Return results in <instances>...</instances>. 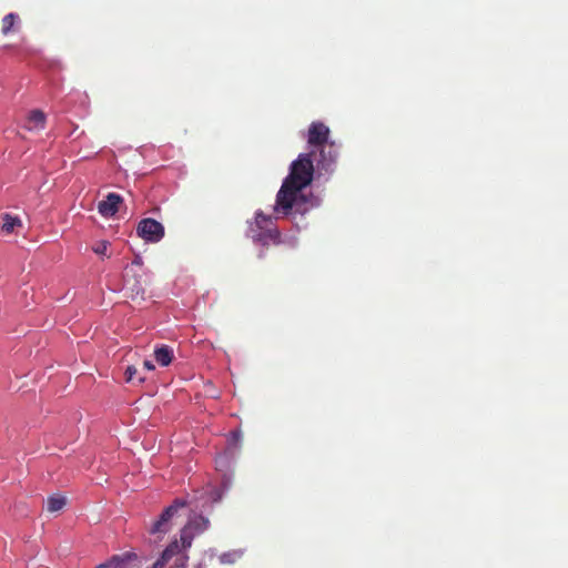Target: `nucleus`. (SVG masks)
<instances>
[{
    "label": "nucleus",
    "mask_w": 568,
    "mask_h": 568,
    "mask_svg": "<svg viewBox=\"0 0 568 568\" xmlns=\"http://www.w3.org/2000/svg\"><path fill=\"white\" fill-rule=\"evenodd\" d=\"M329 128L323 122H312L307 131L310 150L316 151V166L325 172L332 171L338 158V151L333 142H328Z\"/></svg>",
    "instance_id": "3"
},
{
    "label": "nucleus",
    "mask_w": 568,
    "mask_h": 568,
    "mask_svg": "<svg viewBox=\"0 0 568 568\" xmlns=\"http://www.w3.org/2000/svg\"><path fill=\"white\" fill-rule=\"evenodd\" d=\"M316 151L310 150L301 153L292 162L290 173L284 179L281 189L276 194L274 211L284 216L291 214L304 215L315 205L313 194H305L303 190L308 186L314 176V163H316Z\"/></svg>",
    "instance_id": "1"
},
{
    "label": "nucleus",
    "mask_w": 568,
    "mask_h": 568,
    "mask_svg": "<svg viewBox=\"0 0 568 568\" xmlns=\"http://www.w3.org/2000/svg\"><path fill=\"white\" fill-rule=\"evenodd\" d=\"M123 202L121 195L116 193H109L104 200L99 202L98 211L103 217L114 216L118 211L120 204Z\"/></svg>",
    "instance_id": "7"
},
{
    "label": "nucleus",
    "mask_w": 568,
    "mask_h": 568,
    "mask_svg": "<svg viewBox=\"0 0 568 568\" xmlns=\"http://www.w3.org/2000/svg\"><path fill=\"white\" fill-rule=\"evenodd\" d=\"M135 377H138L139 383H142L145 379V376H141L139 374V371L134 366H132V365L128 366L125 369L126 382H133Z\"/></svg>",
    "instance_id": "14"
},
{
    "label": "nucleus",
    "mask_w": 568,
    "mask_h": 568,
    "mask_svg": "<svg viewBox=\"0 0 568 568\" xmlns=\"http://www.w3.org/2000/svg\"><path fill=\"white\" fill-rule=\"evenodd\" d=\"M47 116L45 113L39 109L32 110L27 116L26 128L28 130L41 131L45 128Z\"/></svg>",
    "instance_id": "8"
},
{
    "label": "nucleus",
    "mask_w": 568,
    "mask_h": 568,
    "mask_svg": "<svg viewBox=\"0 0 568 568\" xmlns=\"http://www.w3.org/2000/svg\"><path fill=\"white\" fill-rule=\"evenodd\" d=\"M154 357H155V361L161 366H168L171 364V362L173 359V349L168 345H162L160 347H156L154 349Z\"/></svg>",
    "instance_id": "10"
},
{
    "label": "nucleus",
    "mask_w": 568,
    "mask_h": 568,
    "mask_svg": "<svg viewBox=\"0 0 568 568\" xmlns=\"http://www.w3.org/2000/svg\"><path fill=\"white\" fill-rule=\"evenodd\" d=\"M132 557L131 554L113 556L110 560L98 566V568H125V562Z\"/></svg>",
    "instance_id": "11"
},
{
    "label": "nucleus",
    "mask_w": 568,
    "mask_h": 568,
    "mask_svg": "<svg viewBox=\"0 0 568 568\" xmlns=\"http://www.w3.org/2000/svg\"><path fill=\"white\" fill-rule=\"evenodd\" d=\"M65 505V498L62 496H51L47 500V509L51 513L61 510Z\"/></svg>",
    "instance_id": "13"
},
{
    "label": "nucleus",
    "mask_w": 568,
    "mask_h": 568,
    "mask_svg": "<svg viewBox=\"0 0 568 568\" xmlns=\"http://www.w3.org/2000/svg\"><path fill=\"white\" fill-rule=\"evenodd\" d=\"M186 501L183 499H175L172 505L166 507L160 515L159 519L153 523L150 528V534H166L172 528V519L178 514L179 509L184 508Z\"/></svg>",
    "instance_id": "5"
},
{
    "label": "nucleus",
    "mask_w": 568,
    "mask_h": 568,
    "mask_svg": "<svg viewBox=\"0 0 568 568\" xmlns=\"http://www.w3.org/2000/svg\"><path fill=\"white\" fill-rule=\"evenodd\" d=\"M1 231L6 234H11L14 232L16 227H21L22 222L18 216H13L9 213H4L1 216Z\"/></svg>",
    "instance_id": "9"
},
{
    "label": "nucleus",
    "mask_w": 568,
    "mask_h": 568,
    "mask_svg": "<svg viewBox=\"0 0 568 568\" xmlns=\"http://www.w3.org/2000/svg\"><path fill=\"white\" fill-rule=\"evenodd\" d=\"M136 233L146 242L156 243L164 236L163 225L154 219H143L139 222Z\"/></svg>",
    "instance_id": "6"
},
{
    "label": "nucleus",
    "mask_w": 568,
    "mask_h": 568,
    "mask_svg": "<svg viewBox=\"0 0 568 568\" xmlns=\"http://www.w3.org/2000/svg\"><path fill=\"white\" fill-rule=\"evenodd\" d=\"M143 368L151 372V371H154L155 366L154 364L151 362V361H144L143 363Z\"/></svg>",
    "instance_id": "16"
},
{
    "label": "nucleus",
    "mask_w": 568,
    "mask_h": 568,
    "mask_svg": "<svg viewBox=\"0 0 568 568\" xmlns=\"http://www.w3.org/2000/svg\"><path fill=\"white\" fill-rule=\"evenodd\" d=\"M18 20H19L18 14H16L13 12L6 14L3 17V19H2V28H1L2 33L4 36H7L10 32H12L13 31V27L17 23Z\"/></svg>",
    "instance_id": "12"
},
{
    "label": "nucleus",
    "mask_w": 568,
    "mask_h": 568,
    "mask_svg": "<svg viewBox=\"0 0 568 568\" xmlns=\"http://www.w3.org/2000/svg\"><path fill=\"white\" fill-rule=\"evenodd\" d=\"M108 247H109V242L101 241L94 245L93 251L98 255L108 256Z\"/></svg>",
    "instance_id": "15"
},
{
    "label": "nucleus",
    "mask_w": 568,
    "mask_h": 568,
    "mask_svg": "<svg viewBox=\"0 0 568 568\" xmlns=\"http://www.w3.org/2000/svg\"><path fill=\"white\" fill-rule=\"evenodd\" d=\"M255 227L251 231L253 232L252 237L261 242L262 244H268L270 242L277 244L280 243L281 234L278 230L274 226V219L271 215H265L263 212L258 211L255 213Z\"/></svg>",
    "instance_id": "4"
},
{
    "label": "nucleus",
    "mask_w": 568,
    "mask_h": 568,
    "mask_svg": "<svg viewBox=\"0 0 568 568\" xmlns=\"http://www.w3.org/2000/svg\"><path fill=\"white\" fill-rule=\"evenodd\" d=\"M210 527V520L202 515H195L181 529V545L173 540L163 550L161 557L152 565V568H163L174 556L180 555L175 561V568H186L189 556L181 554L192 546L195 536L203 534Z\"/></svg>",
    "instance_id": "2"
}]
</instances>
